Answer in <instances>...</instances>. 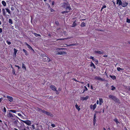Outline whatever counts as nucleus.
I'll return each mask as SVG.
<instances>
[{
	"mask_svg": "<svg viewBox=\"0 0 130 130\" xmlns=\"http://www.w3.org/2000/svg\"><path fill=\"white\" fill-rule=\"evenodd\" d=\"M109 98L112 99L115 102H117L119 103H120L119 100L115 96L110 95H109Z\"/></svg>",
	"mask_w": 130,
	"mask_h": 130,
	"instance_id": "nucleus-1",
	"label": "nucleus"
},
{
	"mask_svg": "<svg viewBox=\"0 0 130 130\" xmlns=\"http://www.w3.org/2000/svg\"><path fill=\"white\" fill-rule=\"evenodd\" d=\"M63 5L64 8H65L66 10H68L69 11L72 10V9L68 2H67L66 3H63Z\"/></svg>",
	"mask_w": 130,
	"mask_h": 130,
	"instance_id": "nucleus-2",
	"label": "nucleus"
},
{
	"mask_svg": "<svg viewBox=\"0 0 130 130\" xmlns=\"http://www.w3.org/2000/svg\"><path fill=\"white\" fill-rule=\"evenodd\" d=\"M43 61L44 62H49L51 61V60L47 56H45V57L43 59Z\"/></svg>",
	"mask_w": 130,
	"mask_h": 130,
	"instance_id": "nucleus-3",
	"label": "nucleus"
},
{
	"mask_svg": "<svg viewBox=\"0 0 130 130\" xmlns=\"http://www.w3.org/2000/svg\"><path fill=\"white\" fill-rule=\"evenodd\" d=\"M55 54L56 55H63L66 54H67V53L66 52L64 51H57L56 52Z\"/></svg>",
	"mask_w": 130,
	"mask_h": 130,
	"instance_id": "nucleus-4",
	"label": "nucleus"
},
{
	"mask_svg": "<svg viewBox=\"0 0 130 130\" xmlns=\"http://www.w3.org/2000/svg\"><path fill=\"white\" fill-rule=\"evenodd\" d=\"M21 120L28 125H30L31 124V122L29 120H28L26 121H23L22 120Z\"/></svg>",
	"mask_w": 130,
	"mask_h": 130,
	"instance_id": "nucleus-5",
	"label": "nucleus"
},
{
	"mask_svg": "<svg viewBox=\"0 0 130 130\" xmlns=\"http://www.w3.org/2000/svg\"><path fill=\"white\" fill-rule=\"evenodd\" d=\"M94 78L95 79L100 80L101 81H105V79H103L99 77L96 76L94 77Z\"/></svg>",
	"mask_w": 130,
	"mask_h": 130,
	"instance_id": "nucleus-6",
	"label": "nucleus"
},
{
	"mask_svg": "<svg viewBox=\"0 0 130 130\" xmlns=\"http://www.w3.org/2000/svg\"><path fill=\"white\" fill-rule=\"evenodd\" d=\"M50 88L52 90L54 91L56 90V88L53 85L51 86Z\"/></svg>",
	"mask_w": 130,
	"mask_h": 130,
	"instance_id": "nucleus-7",
	"label": "nucleus"
},
{
	"mask_svg": "<svg viewBox=\"0 0 130 130\" xmlns=\"http://www.w3.org/2000/svg\"><path fill=\"white\" fill-rule=\"evenodd\" d=\"M7 97L8 98V100L10 102H12L13 101V98L12 97L7 96Z\"/></svg>",
	"mask_w": 130,
	"mask_h": 130,
	"instance_id": "nucleus-8",
	"label": "nucleus"
},
{
	"mask_svg": "<svg viewBox=\"0 0 130 130\" xmlns=\"http://www.w3.org/2000/svg\"><path fill=\"white\" fill-rule=\"evenodd\" d=\"M119 4V6H120L122 5V2L120 0H117V4Z\"/></svg>",
	"mask_w": 130,
	"mask_h": 130,
	"instance_id": "nucleus-9",
	"label": "nucleus"
},
{
	"mask_svg": "<svg viewBox=\"0 0 130 130\" xmlns=\"http://www.w3.org/2000/svg\"><path fill=\"white\" fill-rule=\"evenodd\" d=\"M7 116L9 118H13V116L12 115V114L10 112H9L8 114L7 115Z\"/></svg>",
	"mask_w": 130,
	"mask_h": 130,
	"instance_id": "nucleus-10",
	"label": "nucleus"
},
{
	"mask_svg": "<svg viewBox=\"0 0 130 130\" xmlns=\"http://www.w3.org/2000/svg\"><path fill=\"white\" fill-rule=\"evenodd\" d=\"M89 96H86L85 97H81V99L83 101L87 100Z\"/></svg>",
	"mask_w": 130,
	"mask_h": 130,
	"instance_id": "nucleus-11",
	"label": "nucleus"
},
{
	"mask_svg": "<svg viewBox=\"0 0 130 130\" xmlns=\"http://www.w3.org/2000/svg\"><path fill=\"white\" fill-rule=\"evenodd\" d=\"M45 114L48 116H50L51 117H53V115L52 113H50V112H48L46 111Z\"/></svg>",
	"mask_w": 130,
	"mask_h": 130,
	"instance_id": "nucleus-12",
	"label": "nucleus"
},
{
	"mask_svg": "<svg viewBox=\"0 0 130 130\" xmlns=\"http://www.w3.org/2000/svg\"><path fill=\"white\" fill-rule=\"evenodd\" d=\"M128 3L126 2H124L122 4V5H121L123 7H125L126 6L128 5Z\"/></svg>",
	"mask_w": 130,
	"mask_h": 130,
	"instance_id": "nucleus-13",
	"label": "nucleus"
},
{
	"mask_svg": "<svg viewBox=\"0 0 130 130\" xmlns=\"http://www.w3.org/2000/svg\"><path fill=\"white\" fill-rule=\"evenodd\" d=\"M96 114L95 113L94 115V119H93V123L94 125H95V121H96L95 118H96Z\"/></svg>",
	"mask_w": 130,
	"mask_h": 130,
	"instance_id": "nucleus-14",
	"label": "nucleus"
},
{
	"mask_svg": "<svg viewBox=\"0 0 130 130\" xmlns=\"http://www.w3.org/2000/svg\"><path fill=\"white\" fill-rule=\"evenodd\" d=\"M95 53L101 54H103V52H102V51H95Z\"/></svg>",
	"mask_w": 130,
	"mask_h": 130,
	"instance_id": "nucleus-15",
	"label": "nucleus"
},
{
	"mask_svg": "<svg viewBox=\"0 0 130 130\" xmlns=\"http://www.w3.org/2000/svg\"><path fill=\"white\" fill-rule=\"evenodd\" d=\"M99 104L101 105L103 103V101L102 99H100Z\"/></svg>",
	"mask_w": 130,
	"mask_h": 130,
	"instance_id": "nucleus-16",
	"label": "nucleus"
},
{
	"mask_svg": "<svg viewBox=\"0 0 130 130\" xmlns=\"http://www.w3.org/2000/svg\"><path fill=\"white\" fill-rule=\"evenodd\" d=\"M2 11H3V13L4 16H5L6 14L5 12V9L4 8H3L2 9Z\"/></svg>",
	"mask_w": 130,
	"mask_h": 130,
	"instance_id": "nucleus-17",
	"label": "nucleus"
},
{
	"mask_svg": "<svg viewBox=\"0 0 130 130\" xmlns=\"http://www.w3.org/2000/svg\"><path fill=\"white\" fill-rule=\"evenodd\" d=\"M109 76H110L113 79V80L115 79L116 78V76L114 75L112 76L110 75Z\"/></svg>",
	"mask_w": 130,
	"mask_h": 130,
	"instance_id": "nucleus-18",
	"label": "nucleus"
},
{
	"mask_svg": "<svg viewBox=\"0 0 130 130\" xmlns=\"http://www.w3.org/2000/svg\"><path fill=\"white\" fill-rule=\"evenodd\" d=\"M90 66L91 67H93L94 69L95 68V67L94 64L92 62H91V63L90 64Z\"/></svg>",
	"mask_w": 130,
	"mask_h": 130,
	"instance_id": "nucleus-19",
	"label": "nucleus"
},
{
	"mask_svg": "<svg viewBox=\"0 0 130 130\" xmlns=\"http://www.w3.org/2000/svg\"><path fill=\"white\" fill-rule=\"evenodd\" d=\"M32 33L33 34H34L36 37H37L38 36H41V35L39 34H38L37 33Z\"/></svg>",
	"mask_w": 130,
	"mask_h": 130,
	"instance_id": "nucleus-20",
	"label": "nucleus"
},
{
	"mask_svg": "<svg viewBox=\"0 0 130 130\" xmlns=\"http://www.w3.org/2000/svg\"><path fill=\"white\" fill-rule=\"evenodd\" d=\"M93 61L94 62H95V64L96 65L98 64V61L97 59H94V60Z\"/></svg>",
	"mask_w": 130,
	"mask_h": 130,
	"instance_id": "nucleus-21",
	"label": "nucleus"
},
{
	"mask_svg": "<svg viewBox=\"0 0 130 130\" xmlns=\"http://www.w3.org/2000/svg\"><path fill=\"white\" fill-rule=\"evenodd\" d=\"M75 107L79 111L80 110V108L78 107V105H77L76 104L75 105Z\"/></svg>",
	"mask_w": 130,
	"mask_h": 130,
	"instance_id": "nucleus-22",
	"label": "nucleus"
},
{
	"mask_svg": "<svg viewBox=\"0 0 130 130\" xmlns=\"http://www.w3.org/2000/svg\"><path fill=\"white\" fill-rule=\"evenodd\" d=\"M2 4L4 6H6V2L4 1H2Z\"/></svg>",
	"mask_w": 130,
	"mask_h": 130,
	"instance_id": "nucleus-23",
	"label": "nucleus"
},
{
	"mask_svg": "<svg viewBox=\"0 0 130 130\" xmlns=\"http://www.w3.org/2000/svg\"><path fill=\"white\" fill-rule=\"evenodd\" d=\"M77 25V24L75 23V22H74L73 24H72L71 27H75Z\"/></svg>",
	"mask_w": 130,
	"mask_h": 130,
	"instance_id": "nucleus-24",
	"label": "nucleus"
},
{
	"mask_svg": "<svg viewBox=\"0 0 130 130\" xmlns=\"http://www.w3.org/2000/svg\"><path fill=\"white\" fill-rule=\"evenodd\" d=\"M14 55H15V56H16V54L17 51V50L15 48L14 49Z\"/></svg>",
	"mask_w": 130,
	"mask_h": 130,
	"instance_id": "nucleus-25",
	"label": "nucleus"
},
{
	"mask_svg": "<svg viewBox=\"0 0 130 130\" xmlns=\"http://www.w3.org/2000/svg\"><path fill=\"white\" fill-rule=\"evenodd\" d=\"M5 10H6V11L9 14H11V12L9 10V9L8 8H5Z\"/></svg>",
	"mask_w": 130,
	"mask_h": 130,
	"instance_id": "nucleus-26",
	"label": "nucleus"
},
{
	"mask_svg": "<svg viewBox=\"0 0 130 130\" xmlns=\"http://www.w3.org/2000/svg\"><path fill=\"white\" fill-rule=\"evenodd\" d=\"M113 120L116 122L117 124H118V123H120V122L118 121V120L117 118H115Z\"/></svg>",
	"mask_w": 130,
	"mask_h": 130,
	"instance_id": "nucleus-27",
	"label": "nucleus"
},
{
	"mask_svg": "<svg viewBox=\"0 0 130 130\" xmlns=\"http://www.w3.org/2000/svg\"><path fill=\"white\" fill-rule=\"evenodd\" d=\"M69 12V11H63L61 13L62 14L67 13Z\"/></svg>",
	"mask_w": 130,
	"mask_h": 130,
	"instance_id": "nucleus-28",
	"label": "nucleus"
},
{
	"mask_svg": "<svg viewBox=\"0 0 130 130\" xmlns=\"http://www.w3.org/2000/svg\"><path fill=\"white\" fill-rule=\"evenodd\" d=\"M8 22H9V23H10L11 24H13L12 21V20L11 19H9Z\"/></svg>",
	"mask_w": 130,
	"mask_h": 130,
	"instance_id": "nucleus-29",
	"label": "nucleus"
},
{
	"mask_svg": "<svg viewBox=\"0 0 130 130\" xmlns=\"http://www.w3.org/2000/svg\"><path fill=\"white\" fill-rule=\"evenodd\" d=\"M86 26V24L84 22H82L81 24V26L82 27H84L85 26Z\"/></svg>",
	"mask_w": 130,
	"mask_h": 130,
	"instance_id": "nucleus-30",
	"label": "nucleus"
},
{
	"mask_svg": "<svg viewBox=\"0 0 130 130\" xmlns=\"http://www.w3.org/2000/svg\"><path fill=\"white\" fill-rule=\"evenodd\" d=\"M75 44H70L69 45L65 44V45H67V46H72L75 45Z\"/></svg>",
	"mask_w": 130,
	"mask_h": 130,
	"instance_id": "nucleus-31",
	"label": "nucleus"
},
{
	"mask_svg": "<svg viewBox=\"0 0 130 130\" xmlns=\"http://www.w3.org/2000/svg\"><path fill=\"white\" fill-rule=\"evenodd\" d=\"M9 111L10 112H12L14 113H16V111H16L15 110H9Z\"/></svg>",
	"mask_w": 130,
	"mask_h": 130,
	"instance_id": "nucleus-32",
	"label": "nucleus"
},
{
	"mask_svg": "<svg viewBox=\"0 0 130 130\" xmlns=\"http://www.w3.org/2000/svg\"><path fill=\"white\" fill-rule=\"evenodd\" d=\"M23 50L24 52L25 53V55H26L27 56L28 55V54L27 53L26 51L24 49H23Z\"/></svg>",
	"mask_w": 130,
	"mask_h": 130,
	"instance_id": "nucleus-33",
	"label": "nucleus"
},
{
	"mask_svg": "<svg viewBox=\"0 0 130 130\" xmlns=\"http://www.w3.org/2000/svg\"><path fill=\"white\" fill-rule=\"evenodd\" d=\"M96 104H95L93 105V110L95 109L96 108Z\"/></svg>",
	"mask_w": 130,
	"mask_h": 130,
	"instance_id": "nucleus-34",
	"label": "nucleus"
},
{
	"mask_svg": "<svg viewBox=\"0 0 130 130\" xmlns=\"http://www.w3.org/2000/svg\"><path fill=\"white\" fill-rule=\"evenodd\" d=\"M123 70V69H122L120 67H118L117 68V70L118 71H120L121 70Z\"/></svg>",
	"mask_w": 130,
	"mask_h": 130,
	"instance_id": "nucleus-35",
	"label": "nucleus"
},
{
	"mask_svg": "<svg viewBox=\"0 0 130 130\" xmlns=\"http://www.w3.org/2000/svg\"><path fill=\"white\" fill-rule=\"evenodd\" d=\"M126 22L128 23H130V19H128L127 18Z\"/></svg>",
	"mask_w": 130,
	"mask_h": 130,
	"instance_id": "nucleus-36",
	"label": "nucleus"
},
{
	"mask_svg": "<svg viewBox=\"0 0 130 130\" xmlns=\"http://www.w3.org/2000/svg\"><path fill=\"white\" fill-rule=\"evenodd\" d=\"M111 87H112V88L111 89L112 90H114L115 89L116 87H114L113 86H111Z\"/></svg>",
	"mask_w": 130,
	"mask_h": 130,
	"instance_id": "nucleus-37",
	"label": "nucleus"
},
{
	"mask_svg": "<svg viewBox=\"0 0 130 130\" xmlns=\"http://www.w3.org/2000/svg\"><path fill=\"white\" fill-rule=\"evenodd\" d=\"M84 88L85 89L84 90V92L85 91H87L88 90V89L85 86H84Z\"/></svg>",
	"mask_w": 130,
	"mask_h": 130,
	"instance_id": "nucleus-38",
	"label": "nucleus"
},
{
	"mask_svg": "<svg viewBox=\"0 0 130 130\" xmlns=\"http://www.w3.org/2000/svg\"><path fill=\"white\" fill-rule=\"evenodd\" d=\"M22 68H25L26 69V67H25V65L23 63L22 64Z\"/></svg>",
	"mask_w": 130,
	"mask_h": 130,
	"instance_id": "nucleus-39",
	"label": "nucleus"
},
{
	"mask_svg": "<svg viewBox=\"0 0 130 130\" xmlns=\"http://www.w3.org/2000/svg\"><path fill=\"white\" fill-rule=\"evenodd\" d=\"M37 110L39 111L42 112L43 110L39 108H38Z\"/></svg>",
	"mask_w": 130,
	"mask_h": 130,
	"instance_id": "nucleus-40",
	"label": "nucleus"
},
{
	"mask_svg": "<svg viewBox=\"0 0 130 130\" xmlns=\"http://www.w3.org/2000/svg\"><path fill=\"white\" fill-rule=\"evenodd\" d=\"M55 24L57 25H59V22L58 21H55Z\"/></svg>",
	"mask_w": 130,
	"mask_h": 130,
	"instance_id": "nucleus-41",
	"label": "nucleus"
},
{
	"mask_svg": "<svg viewBox=\"0 0 130 130\" xmlns=\"http://www.w3.org/2000/svg\"><path fill=\"white\" fill-rule=\"evenodd\" d=\"M126 89L130 91V87H126Z\"/></svg>",
	"mask_w": 130,
	"mask_h": 130,
	"instance_id": "nucleus-42",
	"label": "nucleus"
},
{
	"mask_svg": "<svg viewBox=\"0 0 130 130\" xmlns=\"http://www.w3.org/2000/svg\"><path fill=\"white\" fill-rule=\"evenodd\" d=\"M55 91H56V94L58 95L59 94V92H58L59 91L58 90H57L56 89V90Z\"/></svg>",
	"mask_w": 130,
	"mask_h": 130,
	"instance_id": "nucleus-43",
	"label": "nucleus"
},
{
	"mask_svg": "<svg viewBox=\"0 0 130 130\" xmlns=\"http://www.w3.org/2000/svg\"><path fill=\"white\" fill-rule=\"evenodd\" d=\"M12 72L13 74L14 75L15 74V71L14 70V69H13V70H12Z\"/></svg>",
	"mask_w": 130,
	"mask_h": 130,
	"instance_id": "nucleus-44",
	"label": "nucleus"
},
{
	"mask_svg": "<svg viewBox=\"0 0 130 130\" xmlns=\"http://www.w3.org/2000/svg\"><path fill=\"white\" fill-rule=\"evenodd\" d=\"M90 59H92L93 61L94 60V59H95V58H94L93 57H92L91 56L90 57Z\"/></svg>",
	"mask_w": 130,
	"mask_h": 130,
	"instance_id": "nucleus-45",
	"label": "nucleus"
},
{
	"mask_svg": "<svg viewBox=\"0 0 130 130\" xmlns=\"http://www.w3.org/2000/svg\"><path fill=\"white\" fill-rule=\"evenodd\" d=\"M6 42L8 44L10 45L11 44V42L9 41L8 40H7Z\"/></svg>",
	"mask_w": 130,
	"mask_h": 130,
	"instance_id": "nucleus-46",
	"label": "nucleus"
},
{
	"mask_svg": "<svg viewBox=\"0 0 130 130\" xmlns=\"http://www.w3.org/2000/svg\"><path fill=\"white\" fill-rule=\"evenodd\" d=\"M51 126H52L53 127H54L55 126V125L54 124H52Z\"/></svg>",
	"mask_w": 130,
	"mask_h": 130,
	"instance_id": "nucleus-47",
	"label": "nucleus"
},
{
	"mask_svg": "<svg viewBox=\"0 0 130 130\" xmlns=\"http://www.w3.org/2000/svg\"><path fill=\"white\" fill-rule=\"evenodd\" d=\"M106 5H104V6L102 8V9H101V10H102L103 9H104V8H106Z\"/></svg>",
	"mask_w": 130,
	"mask_h": 130,
	"instance_id": "nucleus-48",
	"label": "nucleus"
},
{
	"mask_svg": "<svg viewBox=\"0 0 130 130\" xmlns=\"http://www.w3.org/2000/svg\"><path fill=\"white\" fill-rule=\"evenodd\" d=\"M46 111H45L44 110H43L42 112V113H44L45 114L46 113Z\"/></svg>",
	"mask_w": 130,
	"mask_h": 130,
	"instance_id": "nucleus-49",
	"label": "nucleus"
},
{
	"mask_svg": "<svg viewBox=\"0 0 130 130\" xmlns=\"http://www.w3.org/2000/svg\"><path fill=\"white\" fill-rule=\"evenodd\" d=\"M3 110H4V112H6V108L5 107H4V108Z\"/></svg>",
	"mask_w": 130,
	"mask_h": 130,
	"instance_id": "nucleus-50",
	"label": "nucleus"
},
{
	"mask_svg": "<svg viewBox=\"0 0 130 130\" xmlns=\"http://www.w3.org/2000/svg\"><path fill=\"white\" fill-rule=\"evenodd\" d=\"M15 66L16 67H17L18 69H19L20 68L19 66H18L17 65H15Z\"/></svg>",
	"mask_w": 130,
	"mask_h": 130,
	"instance_id": "nucleus-51",
	"label": "nucleus"
},
{
	"mask_svg": "<svg viewBox=\"0 0 130 130\" xmlns=\"http://www.w3.org/2000/svg\"><path fill=\"white\" fill-rule=\"evenodd\" d=\"M28 48L30 49H31V48H32V47H31V46L29 45H28Z\"/></svg>",
	"mask_w": 130,
	"mask_h": 130,
	"instance_id": "nucleus-52",
	"label": "nucleus"
},
{
	"mask_svg": "<svg viewBox=\"0 0 130 130\" xmlns=\"http://www.w3.org/2000/svg\"><path fill=\"white\" fill-rule=\"evenodd\" d=\"M11 10H12V11H13L14 10V8L13 7H12L11 8Z\"/></svg>",
	"mask_w": 130,
	"mask_h": 130,
	"instance_id": "nucleus-53",
	"label": "nucleus"
},
{
	"mask_svg": "<svg viewBox=\"0 0 130 130\" xmlns=\"http://www.w3.org/2000/svg\"><path fill=\"white\" fill-rule=\"evenodd\" d=\"M73 80H74L76 82H78L79 81L77 80L76 79H75L73 78L72 79Z\"/></svg>",
	"mask_w": 130,
	"mask_h": 130,
	"instance_id": "nucleus-54",
	"label": "nucleus"
},
{
	"mask_svg": "<svg viewBox=\"0 0 130 130\" xmlns=\"http://www.w3.org/2000/svg\"><path fill=\"white\" fill-rule=\"evenodd\" d=\"M93 108V106L92 105H91L90 106V108L91 109H92Z\"/></svg>",
	"mask_w": 130,
	"mask_h": 130,
	"instance_id": "nucleus-55",
	"label": "nucleus"
},
{
	"mask_svg": "<svg viewBox=\"0 0 130 130\" xmlns=\"http://www.w3.org/2000/svg\"><path fill=\"white\" fill-rule=\"evenodd\" d=\"M53 98V96H50L49 98V99H51Z\"/></svg>",
	"mask_w": 130,
	"mask_h": 130,
	"instance_id": "nucleus-56",
	"label": "nucleus"
},
{
	"mask_svg": "<svg viewBox=\"0 0 130 130\" xmlns=\"http://www.w3.org/2000/svg\"><path fill=\"white\" fill-rule=\"evenodd\" d=\"M2 32V28H0V33H1Z\"/></svg>",
	"mask_w": 130,
	"mask_h": 130,
	"instance_id": "nucleus-57",
	"label": "nucleus"
},
{
	"mask_svg": "<svg viewBox=\"0 0 130 130\" xmlns=\"http://www.w3.org/2000/svg\"><path fill=\"white\" fill-rule=\"evenodd\" d=\"M66 49L64 48H60V50H63Z\"/></svg>",
	"mask_w": 130,
	"mask_h": 130,
	"instance_id": "nucleus-58",
	"label": "nucleus"
},
{
	"mask_svg": "<svg viewBox=\"0 0 130 130\" xmlns=\"http://www.w3.org/2000/svg\"><path fill=\"white\" fill-rule=\"evenodd\" d=\"M31 126L33 129L35 128L34 125V124L32 125Z\"/></svg>",
	"mask_w": 130,
	"mask_h": 130,
	"instance_id": "nucleus-59",
	"label": "nucleus"
},
{
	"mask_svg": "<svg viewBox=\"0 0 130 130\" xmlns=\"http://www.w3.org/2000/svg\"><path fill=\"white\" fill-rule=\"evenodd\" d=\"M61 89L60 88H59L58 90V91H59V92L60 91H61Z\"/></svg>",
	"mask_w": 130,
	"mask_h": 130,
	"instance_id": "nucleus-60",
	"label": "nucleus"
},
{
	"mask_svg": "<svg viewBox=\"0 0 130 130\" xmlns=\"http://www.w3.org/2000/svg\"><path fill=\"white\" fill-rule=\"evenodd\" d=\"M14 124H16L17 123V122L16 121H15L14 122Z\"/></svg>",
	"mask_w": 130,
	"mask_h": 130,
	"instance_id": "nucleus-61",
	"label": "nucleus"
},
{
	"mask_svg": "<svg viewBox=\"0 0 130 130\" xmlns=\"http://www.w3.org/2000/svg\"><path fill=\"white\" fill-rule=\"evenodd\" d=\"M18 115L19 116H22V115H21L20 113H18Z\"/></svg>",
	"mask_w": 130,
	"mask_h": 130,
	"instance_id": "nucleus-62",
	"label": "nucleus"
},
{
	"mask_svg": "<svg viewBox=\"0 0 130 130\" xmlns=\"http://www.w3.org/2000/svg\"><path fill=\"white\" fill-rule=\"evenodd\" d=\"M56 50L57 51H59V50H60V48H57L56 49Z\"/></svg>",
	"mask_w": 130,
	"mask_h": 130,
	"instance_id": "nucleus-63",
	"label": "nucleus"
},
{
	"mask_svg": "<svg viewBox=\"0 0 130 130\" xmlns=\"http://www.w3.org/2000/svg\"><path fill=\"white\" fill-rule=\"evenodd\" d=\"M96 103L97 104H98L99 103V101L98 100L97 101Z\"/></svg>",
	"mask_w": 130,
	"mask_h": 130,
	"instance_id": "nucleus-64",
	"label": "nucleus"
}]
</instances>
